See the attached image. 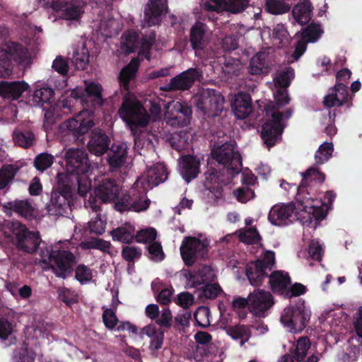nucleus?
<instances>
[{
	"label": "nucleus",
	"instance_id": "nucleus-1",
	"mask_svg": "<svg viewBox=\"0 0 362 362\" xmlns=\"http://www.w3.org/2000/svg\"><path fill=\"white\" fill-rule=\"evenodd\" d=\"M63 165L64 172L58 173L59 182L74 184L76 182L78 193L81 196H85L91 187L89 174L93 168L86 152L78 148L64 149Z\"/></svg>",
	"mask_w": 362,
	"mask_h": 362
},
{
	"label": "nucleus",
	"instance_id": "nucleus-2",
	"mask_svg": "<svg viewBox=\"0 0 362 362\" xmlns=\"http://www.w3.org/2000/svg\"><path fill=\"white\" fill-rule=\"evenodd\" d=\"M119 115L129 127L134 137V148L139 153H141L140 151L143 148L152 146L151 139H146L148 133L142 130L148 124L149 117L135 95L130 93L125 95Z\"/></svg>",
	"mask_w": 362,
	"mask_h": 362
},
{
	"label": "nucleus",
	"instance_id": "nucleus-3",
	"mask_svg": "<svg viewBox=\"0 0 362 362\" xmlns=\"http://www.w3.org/2000/svg\"><path fill=\"white\" fill-rule=\"evenodd\" d=\"M274 98L276 106L268 105L265 108L268 119L263 124L261 132L262 138L268 147L272 146L280 139L284 121L292 115V111L289 109L284 113L279 111L280 106L286 105L290 101L286 89L278 88L274 93Z\"/></svg>",
	"mask_w": 362,
	"mask_h": 362
},
{
	"label": "nucleus",
	"instance_id": "nucleus-4",
	"mask_svg": "<svg viewBox=\"0 0 362 362\" xmlns=\"http://www.w3.org/2000/svg\"><path fill=\"white\" fill-rule=\"evenodd\" d=\"M306 193L305 196L300 197L297 203V216L303 225L315 229L319 223L325 218L328 209L327 204H332L335 194L332 192H327L325 198L327 199V203H322L321 200L312 197L313 190L311 187Z\"/></svg>",
	"mask_w": 362,
	"mask_h": 362
},
{
	"label": "nucleus",
	"instance_id": "nucleus-5",
	"mask_svg": "<svg viewBox=\"0 0 362 362\" xmlns=\"http://www.w3.org/2000/svg\"><path fill=\"white\" fill-rule=\"evenodd\" d=\"M40 256V262L44 268L52 269L57 276L62 279H66L71 273L76 263L75 256L61 248L59 244L42 248Z\"/></svg>",
	"mask_w": 362,
	"mask_h": 362
},
{
	"label": "nucleus",
	"instance_id": "nucleus-6",
	"mask_svg": "<svg viewBox=\"0 0 362 362\" xmlns=\"http://www.w3.org/2000/svg\"><path fill=\"white\" fill-rule=\"evenodd\" d=\"M11 59L24 67L32 62L27 48L13 42H6L0 47V77L6 78L11 74Z\"/></svg>",
	"mask_w": 362,
	"mask_h": 362
},
{
	"label": "nucleus",
	"instance_id": "nucleus-7",
	"mask_svg": "<svg viewBox=\"0 0 362 362\" xmlns=\"http://www.w3.org/2000/svg\"><path fill=\"white\" fill-rule=\"evenodd\" d=\"M4 231L20 250L28 253L35 252L41 242L38 232L30 231L25 226L18 221H8L4 227Z\"/></svg>",
	"mask_w": 362,
	"mask_h": 362
},
{
	"label": "nucleus",
	"instance_id": "nucleus-8",
	"mask_svg": "<svg viewBox=\"0 0 362 362\" xmlns=\"http://www.w3.org/2000/svg\"><path fill=\"white\" fill-rule=\"evenodd\" d=\"M311 312L304 301H299L293 305L284 309L280 321L284 329L292 333L301 332L306 327L310 318Z\"/></svg>",
	"mask_w": 362,
	"mask_h": 362
},
{
	"label": "nucleus",
	"instance_id": "nucleus-9",
	"mask_svg": "<svg viewBox=\"0 0 362 362\" xmlns=\"http://www.w3.org/2000/svg\"><path fill=\"white\" fill-rule=\"evenodd\" d=\"M192 103L204 114L215 116L223 109L224 98L212 89H203L192 98Z\"/></svg>",
	"mask_w": 362,
	"mask_h": 362
},
{
	"label": "nucleus",
	"instance_id": "nucleus-10",
	"mask_svg": "<svg viewBox=\"0 0 362 362\" xmlns=\"http://www.w3.org/2000/svg\"><path fill=\"white\" fill-rule=\"evenodd\" d=\"M95 124L93 113L85 110L64 121L61 124L60 129L63 132L72 134L74 136L78 137L86 134Z\"/></svg>",
	"mask_w": 362,
	"mask_h": 362
},
{
	"label": "nucleus",
	"instance_id": "nucleus-11",
	"mask_svg": "<svg viewBox=\"0 0 362 362\" xmlns=\"http://www.w3.org/2000/svg\"><path fill=\"white\" fill-rule=\"evenodd\" d=\"M211 155L219 164L228 165V170H232L236 174L239 173L241 168V156L235 150L233 143H225L214 148Z\"/></svg>",
	"mask_w": 362,
	"mask_h": 362
},
{
	"label": "nucleus",
	"instance_id": "nucleus-12",
	"mask_svg": "<svg viewBox=\"0 0 362 362\" xmlns=\"http://www.w3.org/2000/svg\"><path fill=\"white\" fill-rule=\"evenodd\" d=\"M141 188H133V197L122 194L121 198L115 202V207L119 211L132 210L140 212L148 209L150 200L146 197V192Z\"/></svg>",
	"mask_w": 362,
	"mask_h": 362
},
{
	"label": "nucleus",
	"instance_id": "nucleus-13",
	"mask_svg": "<svg viewBox=\"0 0 362 362\" xmlns=\"http://www.w3.org/2000/svg\"><path fill=\"white\" fill-rule=\"evenodd\" d=\"M209 244V240L203 237L200 238H185L180 246V253L185 263L187 265H191L197 258L204 256L206 252Z\"/></svg>",
	"mask_w": 362,
	"mask_h": 362
},
{
	"label": "nucleus",
	"instance_id": "nucleus-14",
	"mask_svg": "<svg viewBox=\"0 0 362 362\" xmlns=\"http://www.w3.org/2000/svg\"><path fill=\"white\" fill-rule=\"evenodd\" d=\"M71 95L76 100L80 99L81 103H87L88 107L100 106L103 104L102 87L93 81H85L84 86L72 90Z\"/></svg>",
	"mask_w": 362,
	"mask_h": 362
},
{
	"label": "nucleus",
	"instance_id": "nucleus-15",
	"mask_svg": "<svg viewBox=\"0 0 362 362\" xmlns=\"http://www.w3.org/2000/svg\"><path fill=\"white\" fill-rule=\"evenodd\" d=\"M166 179L167 173L165 165L163 163H158L147 168L134 182V187L148 191L164 182Z\"/></svg>",
	"mask_w": 362,
	"mask_h": 362
},
{
	"label": "nucleus",
	"instance_id": "nucleus-16",
	"mask_svg": "<svg viewBox=\"0 0 362 362\" xmlns=\"http://www.w3.org/2000/svg\"><path fill=\"white\" fill-rule=\"evenodd\" d=\"M165 119L173 127L184 126L189 123L192 110L185 103L173 101L165 107Z\"/></svg>",
	"mask_w": 362,
	"mask_h": 362
},
{
	"label": "nucleus",
	"instance_id": "nucleus-17",
	"mask_svg": "<svg viewBox=\"0 0 362 362\" xmlns=\"http://www.w3.org/2000/svg\"><path fill=\"white\" fill-rule=\"evenodd\" d=\"M273 305V298L268 291L258 289L249 295V310L257 317H265Z\"/></svg>",
	"mask_w": 362,
	"mask_h": 362
},
{
	"label": "nucleus",
	"instance_id": "nucleus-18",
	"mask_svg": "<svg viewBox=\"0 0 362 362\" xmlns=\"http://www.w3.org/2000/svg\"><path fill=\"white\" fill-rule=\"evenodd\" d=\"M179 276L186 286L194 288L211 282L214 279L215 274L210 267L204 266L200 270L194 272L182 269Z\"/></svg>",
	"mask_w": 362,
	"mask_h": 362
},
{
	"label": "nucleus",
	"instance_id": "nucleus-19",
	"mask_svg": "<svg viewBox=\"0 0 362 362\" xmlns=\"http://www.w3.org/2000/svg\"><path fill=\"white\" fill-rule=\"evenodd\" d=\"M63 185L65 186V190L52 192L50 202L47 206V211L51 216H59L67 214L69 209L68 197L70 194L71 185L68 182Z\"/></svg>",
	"mask_w": 362,
	"mask_h": 362
},
{
	"label": "nucleus",
	"instance_id": "nucleus-20",
	"mask_svg": "<svg viewBox=\"0 0 362 362\" xmlns=\"http://www.w3.org/2000/svg\"><path fill=\"white\" fill-rule=\"evenodd\" d=\"M297 205L293 207L291 204H276L272 207L268 214L269 221L274 226H283L291 223L293 220L294 210L297 217Z\"/></svg>",
	"mask_w": 362,
	"mask_h": 362
},
{
	"label": "nucleus",
	"instance_id": "nucleus-21",
	"mask_svg": "<svg viewBox=\"0 0 362 362\" xmlns=\"http://www.w3.org/2000/svg\"><path fill=\"white\" fill-rule=\"evenodd\" d=\"M249 0H205L202 6L207 11H223L237 13L243 11L247 6Z\"/></svg>",
	"mask_w": 362,
	"mask_h": 362
},
{
	"label": "nucleus",
	"instance_id": "nucleus-22",
	"mask_svg": "<svg viewBox=\"0 0 362 362\" xmlns=\"http://www.w3.org/2000/svg\"><path fill=\"white\" fill-rule=\"evenodd\" d=\"M120 189L115 182L110 179L103 180L95 189L96 197L102 202H115L121 198Z\"/></svg>",
	"mask_w": 362,
	"mask_h": 362
},
{
	"label": "nucleus",
	"instance_id": "nucleus-23",
	"mask_svg": "<svg viewBox=\"0 0 362 362\" xmlns=\"http://www.w3.org/2000/svg\"><path fill=\"white\" fill-rule=\"evenodd\" d=\"M166 0H151L147 4L143 18L144 26H152L157 24L160 17L166 11Z\"/></svg>",
	"mask_w": 362,
	"mask_h": 362
},
{
	"label": "nucleus",
	"instance_id": "nucleus-24",
	"mask_svg": "<svg viewBox=\"0 0 362 362\" xmlns=\"http://www.w3.org/2000/svg\"><path fill=\"white\" fill-rule=\"evenodd\" d=\"M322 33L321 27L317 24H310L301 33V40H300L293 53V57L298 59L304 53L308 42H314L317 41Z\"/></svg>",
	"mask_w": 362,
	"mask_h": 362
},
{
	"label": "nucleus",
	"instance_id": "nucleus-25",
	"mask_svg": "<svg viewBox=\"0 0 362 362\" xmlns=\"http://www.w3.org/2000/svg\"><path fill=\"white\" fill-rule=\"evenodd\" d=\"M110 139L104 132L95 129L90 135L87 144L89 152L96 156L103 155L109 149Z\"/></svg>",
	"mask_w": 362,
	"mask_h": 362
},
{
	"label": "nucleus",
	"instance_id": "nucleus-26",
	"mask_svg": "<svg viewBox=\"0 0 362 362\" xmlns=\"http://www.w3.org/2000/svg\"><path fill=\"white\" fill-rule=\"evenodd\" d=\"M51 6L59 15L67 20H77L83 13L82 6L77 1L62 4L52 0Z\"/></svg>",
	"mask_w": 362,
	"mask_h": 362
},
{
	"label": "nucleus",
	"instance_id": "nucleus-27",
	"mask_svg": "<svg viewBox=\"0 0 362 362\" xmlns=\"http://www.w3.org/2000/svg\"><path fill=\"white\" fill-rule=\"evenodd\" d=\"M231 107L238 119L246 118L252 111L250 96L244 93H238L232 100Z\"/></svg>",
	"mask_w": 362,
	"mask_h": 362
},
{
	"label": "nucleus",
	"instance_id": "nucleus-28",
	"mask_svg": "<svg viewBox=\"0 0 362 362\" xmlns=\"http://www.w3.org/2000/svg\"><path fill=\"white\" fill-rule=\"evenodd\" d=\"M200 159L196 157L186 156L179 160V170L183 179L189 182L195 178L199 173Z\"/></svg>",
	"mask_w": 362,
	"mask_h": 362
},
{
	"label": "nucleus",
	"instance_id": "nucleus-29",
	"mask_svg": "<svg viewBox=\"0 0 362 362\" xmlns=\"http://www.w3.org/2000/svg\"><path fill=\"white\" fill-rule=\"evenodd\" d=\"M221 325L233 339L240 340V346L247 342L251 337V331L247 326L242 325L230 326L228 325V318L223 314L221 315Z\"/></svg>",
	"mask_w": 362,
	"mask_h": 362
},
{
	"label": "nucleus",
	"instance_id": "nucleus-30",
	"mask_svg": "<svg viewBox=\"0 0 362 362\" xmlns=\"http://www.w3.org/2000/svg\"><path fill=\"white\" fill-rule=\"evenodd\" d=\"M200 74L197 69H189L171 79L169 83L171 90H186L190 88Z\"/></svg>",
	"mask_w": 362,
	"mask_h": 362
},
{
	"label": "nucleus",
	"instance_id": "nucleus-31",
	"mask_svg": "<svg viewBox=\"0 0 362 362\" xmlns=\"http://www.w3.org/2000/svg\"><path fill=\"white\" fill-rule=\"evenodd\" d=\"M262 34L268 35L272 43L278 47L286 46L291 40L289 33L282 23L276 25L272 29L265 28Z\"/></svg>",
	"mask_w": 362,
	"mask_h": 362
},
{
	"label": "nucleus",
	"instance_id": "nucleus-32",
	"mask_svg": "<svg viewBox=\"0 0 362 362\" xmlns=\"http://www.w3.org/2000/svg\"><path fill=\"white\" fill-rule=\"evenodd\" d=\"M347 98L348 90L346 86L344 83L339 82L325 96L324 104L328 107L341 106L347 101Z\"/></svg>",
	"mask_w": 362,
	"mask_h": 362
},
{
	"label": "nucleus",
	"instance_id": "nucleus-33",
	"mask_svg": "<svg viewBox=\"0 0 362 362\" xmlns=\"http://www.w3.org/2000/svg\"><path fill=\"white\" fill-rule=\"evenodd\" d=\"M29 87L25 81H2L0 83V95L4 98L15 100L27 91Z\"/></svg>",
	"mask_w": 362,
	"mask_h": 362
},
{
	"label": "nucleus",
	"instance_id": "nucleus-34",
	"mask_svg": "<svg viewBox=\"0 0 362 362\" xmlns=\"http://www.w3.org/2000/svg\"><path fill=\"white\" fill-rule=\"evenodd\" d=\"M127 144L124 142L114 144L110 148L107 162L112 169L122 166L127 158Z\"/></svg>",
	"mask_w": 362,
	"mask_h": 362
},
{
	"label": "nucleus",
	"instance_id": "nucleus-35",
	"mask_svg": "<svg viewBox=\"0 0 362 362\" xmlns=\"http://www.w3.org/2000/svg\"><path fill=\"white\" fill-rule=\"evenodd\" d=\"M269 68V55L266 52H258L250 61L249 71L252 75L267 74Z\"/></svg>",
	"mask_w": 362,
	"mask_h": 362
},
{
	"label": "nucleus",
	"instance_id": "nucleus-36",
	"mask_svg": "<svg viewBox=\"0 0 362 362\" xmlns=\"http://www.w3.org/2000/svg\"><path fill=\"white\" fill-rule=\"evenodd\" d=\"M325 175L319 171L317 168L313 167L308 169L305 173L302 174V184L298 188V196L302 197L304 195L306 189L310 184L322 183L325 180Z\"/></svg>",
	"mask_w": 362,
	"mask_h": 362
},
{
	"label": "nucleus",
	"instance_id": "nucleus-37",
	"mask_svg": "<svg viewBox=\"0 0 362 362\" xmlns=\"http://www.w3.org/2000/svg\"><path fill=\"white\" fill-rule=\"evenodd\" d=\"M144 336L150 339V348L153 350H158L161 348L164 334L163 331L155 325H148L142 328L141 337Z\"/></svg>",
	"mask_w": 362,
	"mask_h": 362
},
{
	"label": "nucleus",
	"instance_id": "nucleus-38",
	"mask_svg": "<svg viewBox=\"0 0 362 362\" xmlns=\"http://www.w3.org/2000/svg\"><path fill=\"white\" fill-rule=\"evenodd\" d=\"M268 272L261 261L250 262L246 269L247 276L252 286H259Z\"/></svg>",
	"mask_w": 362,
	"mask_h": 362
},
{
	"label": "nucleus",
	"instance_id": "nucleus-39",
	"mask_svg": "<svg viewBox=\"0 0 362 362\" xmlns=\"http://www.w3.org/2000/svg\"><path fill=\"white\" fill-rule=\"evenodd\" d=\"M54 98V90L46 84L37 83L33 94V103L35 105L41 106L50 103Z\"/></svg>",
	"mask_w": 362,
	"mask_h": 362
},
{
	"label": "nucleus",
	"instance_id": "nucleus-40",
	"mask_svg": "<svg viewBox=\"0 0 362 362\" xmlns=\"http://www.w3.org/2000/svg\"><path fill=\"white\" fill-rule=\"evenodd\" d=\"M8 205L15 212L28 219L36 218L39 215L35 206L28 201H15L9 202Z\"/></svg>",
	"mask_w": 362,
	"mask_h": 362
},
{
	"label": "nucleus",
	"instance_id": "nucleus-41",
	"mask_svg": "<svg viewBox=\"0 0 362 362\" xmlns=\"http://www.w3.org/2000/svg\"><path fill=\"white\" fill-rule=\"evenodd\" d=\"M205 32V25L199 22L197 23L191 29V43L197 54H200L199 50L204 48L206 42Z\"/></svg>",
	"mask_w": 362,
	"mask_h": 362
},
{
	"label": "nucleus",
	"instance_id": "nucleus-42",
	"mask_svg": "<svg viewBox=\"0 0 362 362\" xmlns=\"http://www.w3.org/2000/svg\"><path fill=\"white\" fill-rule=\"evenodd\" d=\"M269 283L274 292L284 295V292L291 283V279L286 272L277 271L270 276Z\"/></svg>",
	"mask_w": 362,
	"mask_h": 362
},
{
	"label": "nucleus",
	"instance_id": "nucleus-43",
	"mask_svg": "<svg viewBox=\"0 0 362 362\" xmlns=\"http://www.w3.org/2000/svg\"><path fill=\"white\" fill-rule=\"evenodd\" d=\"M135 231V227L132 224L127 223L113 230L111 233L114 240L124 243H129L136 238Z\"/></svg>",
	"mask_w": 362,
	"mask_h": 362
},
{
	"label": "nucleus",
	"instance_id": "nucleus-44",
	"mask_svg": "<svg viewBox=\"0 0 362 362\" xmlns=\"http://www.w3.org/2000/svg\"><path fill=\"white\" fill-rule=\"evenodd\" d=\"M191 140V133L187 131H180L172 134L170 143L174 149L181 151L189 146Z\"/></svg>",
	"mask_w": 362,
	"mask_h": 362
},
{
	"label": "nucleus",
	"instance_id": "nucleus-45",
	"mask_svg": "<svg viewBox=\"0 0 362 362\" xmlns=\"http://www.w3.org/2000/svg\"><path fill=\"white\" fill-rule=\"evenodd\" d=\"M295 20L300 24L308 23L311 18V6L309 1L297 4L292 11Z\"/></svg>",
	"mask_w": 362,
	"mask_h": 362
},
{
	"label": "nucleus",
	"instance_id": "nucleus-46",
	"mask_svg": "<svg viewBox=\"0 0 362 362\" xmlns=\"http://www.w3.org/2000/svg\"><path fill=\"white\" fill-rule=\"evenodd\" d=\"M138 66V59H134L121 71L119 82L125 89H128V83L135 76Z\"/></svg>",
	"mask_w": 362,
	"mask_h": 362
},
{
	"label": "nucleus",
	"instance_id": "nucleus-47",
	"mask_svg": "<svg viewBox=\"0 0 362 362\" xmlns=\"http://www.w3.org/2000/svg\"><path fill=\"white\" fill-rule=\"evenodd\" d=\"M137 34L134 31H128L122 37L121 49L125 54L135 51L137 47Z\"/></svg>",
	"mask_w": 362,
	"mask_h": 362
},
{
	"label": "nucleus",
	"instance_id": "nucleus-48",
	"mask_svg": "<svg viewBox=\"0 0 362 362\" xmlns=\"http://www.w3.org/2000/svg\"><path fill=\"white\" fill-rule=\"evenodd\" d=\"M310 348L309 339L306 337L300 338L291 350L292 356L298 361H302Z\"/></svg>",
	"mask_w": 362,
	"mask_h": 362
},
{
	"label": "nucleus",
	"instance_id": "nucleus-49",
	"mask_svg": "<svg viewBox=\"0 0 362 362\" xmlns=\"http://www.w3.org/2000/svg\"><path fill=\"white\" fill-rule=\"evenodd\" d=\"M291 8V4L281 0H267L265 9L274 15H281L287 13Z\"/></svg>",
	"mask_w": 362,
	"mask_h": 362
},
{
	"label": "nucleus",
	"instance_id": "nucleus-50",
	"mask_svg": "<svg viewBox=\"0 0 362 362\" xmlns=\"http://www.w3.org/2000/svg\"><path fill=\"white\" fill-rule=\"evenodd\" d=\"M14 142L23 148H29L34 142V135L30 132L15 131L13 134Z\"/></svg>",
	"mask_w": 362,
	"mask_h": 362
},
{
	"label": "nucleus",
	"instance_id": "nucleus-51",
	"mask_svg": "<svg viewBox=\"0 0 362 362\" xmlns=\"http://www.w3.org/2000/svg\"><path fill=\"white\" fill-rule=\"evenodd\" d=\"M88 50L85 45H82L74 52L73 62L78 69H83L88 64Z\"/></svg>",
	"mask_w": 362,
	"mask_h": 362
},
{
	"label": "nucleus",
	"instance_id": "nucleus-52",
	"mask_svg": "<svg viewBox=\"0 0 362 362\" xmlns=\"http://www.w3.org/2000/svg\"><path fill=\"white\" fill-rule=\"evenodd\" d=\"M238 236L240 240L245 244H258L260 241V236L255 228L240 230Z\"/></svg>",
	"mask_w": 362,
	"mask_h": 362
},
{
	"label": "nucleus",
	"instance_id": "nucleus-53",
	"mask_svg": "<svg viewBox=\"0 0 362 362\" xmlns=\"http://www.w3.org/2000/svg\"><path fill=\"white\" fill-rule=\"evenodd\" d=\"M93 276V270L84 264H79L75 270V277L81 284H88Z\"/></svg>",
	"mask_w": 362,
	"mask_h": 362
},
{
	"label": "nucleus",
	"instance_id": "nucleus-54",
	"mask_svg": "<svg viewBox=\"0 0 362 362\" xmlns=\"http://www.w3.org/2000/svg\"><path fill=\"white\" fill-rule=\"evenodd\" d=\"M333 152V145L332 143L325 142L322 144L315 153V162L318 164H322L327 161Z\"/></svg>",
	"mask_w": 362,
	"mask_h": 362
},
{
	"label": "nucleus",
	"instance_id": "nucleus-55",
	"mask_svg": "<svg viewBox=\"0 0 362 362\" xmlns=\"http://www.w3.org/2000/svg\"><path fill=\"white\" fill-rule=\"evenodd\" d=\"M17 168L13 165H5L0 170V189L5 188L13 178Z\"/></svg>",
	"mask_w": 362,
	"mask_h": 362
},
{
	"label": "nucleus",
	"instance_id": "nucleus-56",
	"mask_svg": "<svg viewBox=\"0 0 362 362\" xmlns=\"http://www.w3.org/2000/svg\"><path fill=\"white\" fill-rule=\"evenodd\" d=\"M81 247L83 249H97L106 252L110 248V243L101 239L90 238L88 240L81 242Z\"/></svg>",
	"mask_w": 362,
	"mask_h": 362
},
{
	"label": "nucleus",
	"instance_id": "nucleus-57",
	"mask_svg": "<svg viewBox=\"0 0 362 362\" xmlns=\"http://www.w3.org/2000/svg\"><path fill=\"white\" fill-rule=\"evenodd\" d=\"M34 354L29 351L25 345H21L13 356V359L16 362H34Z\"/></svg>",
	"mask_w": 362,
	"mask_h": 362
},
{
	"label": "nucleus",
	"instance_id": "nucleus-58",
	"mask_svg": "<svg viewBox=\"0 0 362 362\" xmlns=\"http://www.w3.org/2000/svg\"><path fill=\"white\" fill-rule=\"evenodd\" d=\"M54 157L51 154L40 153L35 159V167L37 170L43 172L52 165Z\"/></svg>",
	"mask_w": 362,
	"mask_h": 362
},
{
	"label": "nucleus",
	"instance_id": "nucleus-59",
	"mask_svg": "<svg viewBox=\"0 0 362 362\" xmlns=\"http://www.w3.org/2000/svg\"><path fill=\"white\" fill-rule=\"evenodd\" d=\"M194 315L197 323L200 327H206L210 325V311L207 307H199Z\"/></svg>",
	"mask_w": 362,
	"mask_h": 362
},
{
	"label": "nucleus",
	"instance_id": "nucleus-60",
	"mask_svg": "<svg viewBox=\"0 0 362 362\" xmlns=\"http://www.w3.org/2000/svg\"><path fill=\"white\" fill-rule=\"evenodd\" d=\"M243 68L240 62L236 59H226L223 71L228 75L237 74Z\"/></svg>",
	"mask_w": 362,
	"mask_h": 362
},
{
	"label": "nucleus",
	"instance_id": "nucleus-61",
	"mask_svg": "<svg viewBox=\"0 0 362 362\" xmlns=\"http://www.w3.org/2000/svg\"><path fill=\"white\" fill-rule=\"evenodd\" d=\"M106 226V220L100 216H96L88 223L90 231L93 233L100 235L104 233Z\"/></svg>",
	"mask_w": 362,
	"mask_h": 362
},
{
	"label": "nucleus",
	"instance_id": "nucleus-62",
	"mask_svg": "<svg viewBox=\"0 0 362 362\" xmlns=\"http://www.w3.org/2000/svg\"><path fill=\"white\" fill-rule=\"evenodd\" d=\"M156 238V231L154 228H147L140 230L136 235V241L139 243H153Z\"/></svg>",
	"mask_w": 362,
	"mask_h": 362
},
{
	"label": "nucleus",
	"instance_id": "nucleus-63",
	"mask_svg": "<svg viewBox=\"0 0 362 362\" xmlns=\"http://www.w3.org/2000/svg\"><path fill=\"white\" fill-rule=\"evenodd\" d=\"M294 77V71L291 68H287L284 71L279 74L276 78V83L280 88H285L289 86L291 79Z\"/></svg>",
	"mask_w": 362,
	"mask_h": 362
},
{
	"label": "nucleus",
	"instance_id": "nucleus-64",
	"mask_svg": "<svg viewBox=\"0 0 362 362\" xmlns=\"http://www.w3.org/2000/svg\"><path fill=\"white\" fill-rule=\"evenodd\" d=\"M233 195L241 203H246L254 197V192L248 187H243L235 189Z\"/></svg>",
	"mask_w": 362,
	"mask_h": 362
}]
</instances>
